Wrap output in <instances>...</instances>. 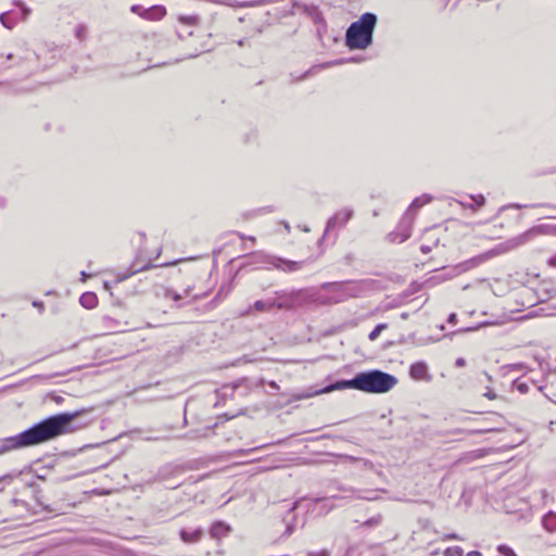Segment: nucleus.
Instances as JSON below:
<instances>
[{"label": "nucleus", "mask_w": 556, "mask_h": 556, "mask_svg": "<svg viewBox=\"0 0 556 556\" xmlns=\"http://www.w3.org/2000/svg\"><path fill=\"white\" fill-rule=\"evenodd\" d=\"M88 409L65 412L52 415L35 424L21 433L0 439V456L14 450L35 446L60 435L73 433L90 424L86 418Z\"/></svg>", "instance_id": "obj_1"}, {"label": "nucleus", "mask_w": 556, "mask_h": 556, "mask_svg": "<svg viewBox=\"0 0 556 556\" xmlns=\"http://www.w3.org/2000/svg\"><path fill=\"white\" fill-rule=\"evenodd\" d=\"M321 289L331 291L333 295L329 300H321L320 298H316V294L308 289H299L288 291H275L276 300H277V308L279 309H294L298 307H303L318 301L323 304L328 303H339L345 299V293L343 292V285L340 282H325L321 285Z\"/></svg>", "instance_id": "obj_2"}, {"label": "nucleus", "mask_w": 556, "mask_h": 556, "mask_svg": "<svg viewBox=\"0 0 556 556\" xmlns=\"http://www.w3.org/2000/svg\"><path fill=\"white\" fill-rule=\"evenodd\" d=\"M378 23V16L372 12H366L351 23L345 31L344 43L350 50H365L374 40V31Z\"/></svg>", "instance_id": "obj_3"}, {"label": "nucleus", "mask_w": 556, "mask_h": 556, "mask_svg": "<svg viewBox=\"0 0 556 556\" xmlns=\"http://www.w3.org/2000/svg\"><path fill=\"white\" fill-rule=\"evenodd\" d=\"M163 252L162 247L154 245L153 250H148L146 248H140L136 254V257L129 268L124 274H118L116 277V282H122L132 275L148 270L152 267H167L176 265L186 258H164L161 260V254Z\"/></svg>", "instance_id": "obj_4"}, {"label": "nucleus", "mask_w": 556, "mask_h": 556, "mask_svg": "<svg viewBox=\"0 0 556 556\" xmlns=\"http://www.w3.org/2000/svg\"><path fill=\"white\" fill-rule=\"evenodd\" d=\"M356 376L357 390L366 393H387L397 383L395 376L379 369L362 371L356 374Z\"/></svg>", "instance_id": "obj_5"}, {"label": "nucleus", "mask_w": 556, "mask_h": 556, "mask_svg": "<svg viewBox=\"0 0 556 556\" xmlns=\"http://www.w3.org/2000/svg\"><path fill=\"white\" fill-rule=\"evenodd\" d=\"M16 10H9L0 14V23L8 29H12L17 23L26 21L31 13V9L22 0H15Z\"/></svg>", "instance_id": "obj_6"}, {"label": "nucleus", "mask_w": 556, "mask_h": 556, "mask_svg": "<svg viewBox=\"0 0 556 556\" xmlns=\"http://www.w3.org/2000/svg\"><path fill=\"white\" fill-rule=\"evenodd\" d=\"M509 251L508 245H501L500 248L491 249L484 253H481L477 256H473L460 264L457 265V269L459 273L468 271L475 267L480 266L481 264L490 261L491 258L498 256L501 254L507 253Z\"/></svg>", "instance_id": "obj_7"}, {"label": "nucleus", "mask_w": 556, "mask_h": 556, "mask_svg": "<svg viewBox=\"0 0 556 556\" xmlns=\"http://www.w3.org/2000/svg\"><path fill=\"white\" fill-rule=\"evenodd\" d=\"M256 257L260 258L261 261H256L255 263H260L264 267L273 266L289 273L300 270L305 265V261H289L281 257L269 255H260Z\"/></svg>", "instance_id": "obj_8"}, {"label": "nucleus", "mask_w": 556, "mask_h": 556, "mask_svg": "<svg viewBox=\"0 0 556 556\" xmlns=\"http://www.w3.org/2000/svg\"><path fill=\"white\" fill-rule=\"evenodd\" d=\"M354 211L351 207H343L334 213L327 222L323 238L317 242L321 243L324 238L334 229L343 228L353 217Z\"/></svg>", "instance_id": "obj_9"}, {"label": "nucleus", "mask_w": 556, "mask_h": 556, "mask_svg": "<svg viewBox=\"0 0 556 556\" xmlns=\"http://www.w3.org/2000/svg\"><path fill=\"white\" fill-rule=\"evenodd\" d=\"M414 216H409L408 214H405L400 222L397 229L390 233L391 240L395 241L399 240L400 243L408 240L410 238L412 233V226H413Z\"/></svg>", "instance_id": "obj_10"}, {"label": "nucleus", "mask_w": 556, "mask_h": 556, "mask_svg": "<svg viewBox=\"0 0 556 556\" xmlns=\"http://www.w3.org/2000/svg\"><path fill=\"white\" fill-rule=\"evenodd\" d=\"M409 375L415 380L430 381L428 366L425 362H417L410 365Z\"/></svg>", "instance_id": "obj_11"}, {"label": "nucleus", "mask_w": 556, "mask_h": 556, "mask_svg": "<svg viewBox=\"0 0 556 556\" xmlns=\"http://www.w3.org/2000/svg\"><path fill=\"white\" fill-rule=\"evenodd\" d=\"M354 389L357 390V376L349 380H339L320 390L318 393H327L334 390Z\"/></svg>", "instance_id": "obj_12"}, {"label": "nucleus", "mask_w": 556, "mask_h": 556, "mask_svg": "<svg viewBox=\"0 0 556 556\" xmlns=\"http://www.w3.org/2000/svg\"><path fill=\"white\" fill-rule=\"evenodd\" d=\"M231 528L224 521H215L211 529L210 534L213 539L220 540L229 535Z\"/></svg>", "instance_id": "obj_13"}, {"label": "nucleus", "mask_w": 556, "mask_h": 556, "mask_svg": "<svg viewBox=\"0 0 556 556\" xmlns=\"http://www.w3.org/2000/svg\"><path fill=\"white\" fill-rule=\"evenodd\" d=\"M203 530L201 528L193 530L181 529L179 531V536L185 543H197L201 540Z\"/></svg>", "instance_id": "obj_14"}, {"label": "nucleus", "mask_w": 556, "mask_h": 556, "mask_svg": "<svg viewBox=\"0 0 556 556\" xmlns=\"http://www.w3.org/2000/svg\"><path fill=\"white\" fill-rule=\"evenodd\" d=\"M432 195L428 193H424L420 197H417L413 200L410 205L408 206L405 214H408L409 216H414V212L422 207L424 205L430 203L432 201Z\"/></svg>", "instance_id": "obj_15"}, {"label": "nucleus", "mask_w": 556, "mask_h": 556, "mask_svg": "<svg viewBox=\"0 0 556 556\" xmlns=\"http://www.w3.org/2000/svg\"><path fill=\"white\" fill-rule=\"evenodd\" d=\"M79 303L87 309H92L98 305V296L93 292H84L79 298Z\"/></svg>", "instance_id": "obj_16"}, {"label": "nucleus", "mask_w": 556, "mask_h": 556, "mask_svg": "<svg viewBox=\"0 0 556 556\" xmlns=\"http://www.w3.org/2000/svg\"><path fill=\"white\" fill-rule=\"evenodd\" d=\"M253 307L256 311L265 312L270 311L273 308H277V300L276 295L274 298H269L267 300H258L253 304Z\"/></svg>", "instance_id": "obj_17"}, {"label": "nucleus", "mask_w": 556, "mask_h": 556, "mask_svg": "<svg viewBox=\"0 0 556 556\" xmlns=\"http://www.w3.org/2000/svg\"><path fill=\"white\" fill-rule=\"evenodd\" d=\"M380 492H386V491L380 490V489L357 491V493L355 494V497L366 500V501H376L379 498Z\"/></svg>", "instance_id": "obj_18"}, {"label": "nucleus", "mask_w": 556, "mask_h": 556, "mask_svg": "<svg viewBox=\"0 0 556 556\" xmlns=\"http://www.w3.org/2000/svg\"><path fill=\"white\" fill-rule=\"evenodd\" d=\"M543 527L548 532L556 531V513L549 511L543 517Z\"/></svg>", "instance_id": "obj_19"}, {"label": "nucleus", "mask_w": 556, "mask_h": 556, "mask_svg": "<svg viewBox=\"0 0 556 556\" xmlns=\"http://www.w3.org/2000/svg\"><path fill=\"white\" fill-rule=\"evenodd\" d=\"M75 37L80 41H85L88 37V27L86 24H78L75 27Z\"/></svg>", "instance_id": "obj_20"}, {"label": "nucleus", "mask_w": 556, "mask_h": 556, "mask_svg": "<svg viewBox=\"0 0 556 556\" xmlns=\"http://www.w3.org/2000/svg\"><path fill=\"white\" fill-rule=\"evenodd\" d=\"M340 498L339 496L337 495H333V496H330V497H324V498H314L313 501L315 503H323V506L321 508L325 510V513H329L331 509H333L334 505H329L328 502H330L331 500H338Z\"/></svg>", "instance_id": "obj_21"}, {"label": "nucleus", "mask_w": 556, "mask_h": 556, "mask_svg": "<svg viewBox=\"0 0 556 556\" xmlns=\"http://www.w3.org/2000/svg\"><path fill=\"white\" fill-rule=\"evenodd\" d=\"M178 21L182 24L194 26L199 23V17L197 15H180Z\"/></svg>", "instance_id": "obj_22"}, {"label": "nucleus", "mask_w": 556, "mask_h": 556, "mask_svg": "<svg viewBox=\"0 0 556 556\" xmlns=\"http://www.w3.org/2000/svg\"><path fill=\"white\" fill-rule=\"evenodd\" d=\"M387 324H378L371 331L370 333L368 334V339L370 341H375L379 334L381 333L382 330L387 329Z\"/></svg>", "instance_id": "obj_23"}, {"label": "nucleus", "mask_w": 556, "mask_h": 556, "mask_svg": "<svg viewBox=\"0 0 556 556\" xmlns=\"http://www.w3.org/2000/svg\"><path fill=\"white\" fill-rule=\"evenodd\" d=\"M443 555L444 556H463L464 555V551L459 546H452V547H447L443 552Z\"/></svg>", "instance_id": "obj_24"}, {"label": "nucleus", "mask_w": 556, "mask_h": 556, "mask_svg": "<svg viewBox=\"0 0 556 556\" xmlns=\"http://www.w3.org/2000/svg\"><path fill=\"white\" fill-rule=\"evenodd\" d=\"M382 521V516L381 515H377L372 518H369L367 519L363 526L365 527H368V528H371V527H376V526H379Z\"/></svg>", "instance_id": "obj_25"}, {"label": "nucleus", "mask_w": 556, "mask_h": 556, "mask_svg": "<svg viewBox=\"0 0 556 556\" xmlns=\"http://www.w3.org/2000/svg\"><path fill=\"white\" fill-rule=\"evenodd\" d=\"M497 551L500 554H502L503 556H518L513 548H510L509 546L505 545V544H501L497 546Z\"/></svg>", "instance_id": "obj_26"}, {"label": "nucleus", "mask_w": 556, "mask_h": 556, "mask_svg": "<svg viewBox=\"0 0 556 556\" xmlns=\"http://www.w3.org/2000/svg\"><path fill=\"white\" fill-rule=\"evenodd\" d=\"M515 389L520 392L521 394H526L529 391V386L525 381L515 380L514 381Z\"/></svg>", "instance_id": "obj_27"}, {"label": "nucleus", "mask_w": 556, "mask_h": 556, "mask_svg": "<svg viewBox=\"0 0 556 556\" xmlns=\"http://www.w3.org/2000/svg\"><path fill=\"white\" fill-rule=\"evenodd\" d=\"M293 519H295V517H293ZM295 530V523H294V520L292 521H288L287 522V526H286V530L283 532V536H290Z\"/></svg>", "instance_id": "obj_28"}, {"label": "nucleus", "mask_w": 556, "mask_h": 556, "mask_svg": "<svg viewBox=\"0 0 556 556\" xmlns=\"http://www.w3.org/2000/svg\"><path fill=\"white\" fill-rule=\"evenodd\" d=\"M470 199L475 202V204L477 206H483L484 203H485V199L482 194H476V195H470Z\"/></svg>", "instance_id": "obj_29"}, {"label": "nucleus", "mask_w": 556, "mask_h": 556, "mask_svg": "<svg viewBox=\"0 0 556 556\" xmlns=\"http://www.w3.org/2000/svg\"><path fill=\"white\" fill-rule=\"evenodd\" d=\"M228 237H229L228 243H235L237 241H242L244 239L243 236L239 232H230L228 235Z\"/></svg>", "instance_id": "obj_30"}, {"label": "nucleus", "mask_w": 556, "mask_h": 556, "mask_svg": "<svg viewBox=\"0 0 556 556\" xmlns=\"http://www.w3.org/2000/svg\"><path fill=\"white\" fill-rule=\"evenodd\" d=\"M443 541H448V540H456V541H463L464 539L460 538L458 534L456 533H447V534H444L443 538H442Z\"/></svg>", "instance_id": "obj_31"}, {"label": "nucleus", "mask_w": 556, "mask_h": 556, "mask_svg": "<svg viewBox=\"0 0 556 556\" xmlns=\"http://www.w3.org/2000/svg\"><path fill=\"white\" fill-rule=\"evenodd\" d=\"M307 556H330V551L325 548L318 552H308Z\"/></svg>", "instance_id": "obj_32"}, {"label": "nucleus", "mask_w": 556, "mask_h": 556, "mask_svg": "<svg viewBox=\"0 0 556 556\" xmlns=\"http://www.w3.org/2000/svg\"><path fill=\"white\" fill-rule=\"evenodd\" d=\"M208 431H210L208 428L203 429V430H199V431L194 432V434L191 435V439H195V438H200V437H206Z\"/></svg>", "instance_id": "obj_33"}, {"label": "nucleus", "mask_w": 556, "mask_h": 556, "mask_svg": "<svg viewBox=\"0 0 556 556\" xmlns=\"http://www.w3.org/2000/svg\"><path fill=\"white\" fill-rule=\"evenodd\" d=\"M33 306L38 308L39 313H42L45 311V304L41 301H38V300L33 301Z\"/></svg>", "instance_id": "obj_34"}, {"label": "nucleus", "mask_w": 556, "mask_h": 556, "mask_svg": "<svg viewBox=\"0 0 556 556\" xmlns=\"http://www.w3.org/2000/svg\"><path fill=\"white\" fill-rule=\"evenodd\" d=\"M483 395L485 397H488L489 400L496 399V393L492 389H490V388L486 389V391L483 393Z\"/></svg>", "instance_id": "obj_35"}, {"label": "nucleus", "mask_w": 556, "mask_h": 556, "mask_svg": "<svg viewBox=\"0 0 556 556\" xmlns=\"http://www.w3.org/2000/svg\"><path fill=\"white\" fill-rule=\"evenodd\" d=\"M168 295H170L175 302H178L180 299H182L180 294L174 291H168Z\"/></svg>", "instance_id": "obj_36"}, {"label": "nucleus", "mask_w": 556, "mask_h": 556, "mask_svg": "<svg viewBox=\"0 0 556 556\" xmlns=\"http://www.w3.org/2000/svg\"><path fill=\"white\" fill-rule=\"evenodd\" d=\"M539 232V229H532L527 233L528 240H534V236Z\"/></svg>", "instance_id": "obj_37"}, {"label": "nucleus", "mask_w": 556, "mask_h": 556, "mask_svg": "<svg viewBox=\"0 0 556 556\" xmlns=\"http://www.w3.org/2000/svg\"><path fill=\"white\" fill-rule=\"evenodd\" d=\"M466 365V361L465 358L463 357H458L456 361H455V366L457 367H464Z\"/></svg>", "instance_id": "obj_38"}, {"label": "nucleus", "mask_w": 556, "mask_h": 556, "mask_svg": "<svg viewBox=\"0 0 556 556\" xmlns=\"http://www.w3.org/2000/svg\"><path fill=\"white\" fill-rule=\"evenodd\" d=\"M456 320H457V315L455 313L450 314V316L447 318V323L455 324Z\"/></svg>", "instance_id": "obj_39"}, {"label": "nucleus", "mask_w": 556, "mask_h": 556, "mask_svg": "<svg viewBox=\"0 0 556 556\" xmlns=\"http://www.w3.org/2000/svg\"><path fill=\"white\" fill-rule=\"evenodd\" d=\"M130 10H131V12H134V13H138V14H140V11L142 10V7H141V5H138V4H134V5L131 7V9H130Z\"/></svg>", "instance_id": "obj_40"}, {"label": "nucleus", "mask_w": 556, "mask_h": 556, "mask_svg": "<svg viewBox=\"0 0 556 556\" xmlns=\"http://www.w3.org/2000/svg\"><path fill=\"white\" fill-rule=\"evenodd\" d=\"M301 502L302 500L294 502L293 505L290 507L289 513L294 511L300 506Z\"/></svg>", "instance_id": "obj_41"}, {"label": "nucleus", "mask_w": 556, "mask_h": 556, "mask_svg": "<svg viewBox=\"0 0 556 556\" xmlns=\"http://www.w3.org/2000/svg\"><path fill=\"white\" fill-rule=\"evenodd\" d=\"M421 251L424 254H428L431 252L430 245H421Z\"/></svg>", "instance_id": "obj_42"}, {"label": "nucleus", "mask_w": 556, "mask_h": 556, "mask_svg": "<svg viewBox=\"0 0 556 556\" xmlns=\"http://www.w3.org/2000/svg\"><path fill=\"white\" fill-rule=\"evenodd\" d=\"M548 264L553 267H556V254L549 257Z\"/></svg>", "instance_id": "obj_43"}, {"label": "nucleus", "mask_w": 556, "mask_h": 556, "mask_svg": "<svg viewBox=\"0 0 556 556\" xmlns=\"http://www.w3.org/2000/svg\"><path fill=\"white\" fill-rule=\"evenodd\" d=\"M80 276H81V281H86L87 278H89L91 275L90 274H87L86 271H80Z\"/></svg>", "instance_id": "obj_44"}, {"label": "nucleus", "mask_w": 556, "mask_h": 556, "mask_svg": "<svg viewBox=\"0 0 556 556\" xmlns=\"http://www.w3.org/2000/svg\"><path fill=\"white\" fill-rule=\"evenodd\" d=\"M466 556H482V554L478 551L469 552Z\"/></svg>", "instance_id": "obj_45"}, {"label": "nucleus", "mask_w": 556, "mask_h": 556, "mask_svg": "<svg viewBox=\"0 0 556 556\" xmlns=\"http://www.w3.org/2000/svg\"><path fill=\"white\" fill-rule=\"evenodd\" d=\"M12 504H13V505H16V506H17V505H24V502H23V501H21V500H17V498H13V500H12Z\"/></svg>", "instance_id": "obj_46"}, {"label": "nucleus", "mask_w": 556, "mask_h": 556, "mask_svg": "<svg viewBox=\"0 0 556 556\" xmlns=\"http://www.w3.org/2000/svg\"><path fill=\"white\" fill-rule=\"evenodd\" d=\"M320 20H323L321 14H320V12H317V13H316V16H314V21L317 23V22H319Z\"/></svg>", "instance_id": "obj_47"}, {"label": "nucleus", "mask_w": 556, "mask_h": 556, "mask_svg": "<svg viewBox=\"0 0 556 556\" xmlns=\"http://www.w3.org/2000/svg\"><path fill=\"white\" fill-rule=\"evenodd\" d=\"M157 11L161 12V16L160 17L165 15V9L164 8H157Z\"/></svg>", "instance_id": "obj_48"}, {"label": "nucleus", "mask_w": 556, "mask_h": 556, "mask_svg": "<svg viewBox=\"0 0 556 556\" xmlns=\"http://www.w3.org/2000/svg\"><path fill=\"white\" fill-rule=\"evenodd\" d=\"M401 317H402L403 319H406V318L408 317V313H402V314H401Z\"/></svg>", "instance_id": "obj_49"}, {"label": "nucleus", "mask_w": 556, "mask_h": 556, "mask_svg": "<svg viewBox=\"0 0 556 556\" xmlns=\"http://www.w3.org/2000/svg\"><path fill=\"white\" fill-rule=\"evenodd\" d=\"M13 58H14V55L12 53L7 54L8 60H12Z\"/></svg>", "instance_id": "obj_50"}, {"label": "nucleus", "mask_w": 556, "mask_h": 556, "mask_svg": "<svg viewBox=\"0 0 556 556\" xmlns=\"http://www.w3.org/2000/svg\"><path fill=\"white\" fill-rule=\"evenodd\" d=\"M270 386H271L273 388H275V389H277V388H278V386L276 384V382H271V383H270Z\"/></svg>", "instance_id": "obj_51"}, {"label": "nucleus", "mask_w": 556, "mask_h": 556, "mask_svg": "<svg viewBox=\"0 0 556 556\" xmlns=\"http://www.w3.org/2000/svg\"><path fill=\"white\" fill-rule=\"evenodd\" d=\"M144 17H150V14H149V11H146V13L143 14Z\"/></svg>", "instance_id": "obj_52"}, {"label": "nucleus", "mask_w": 556, "mask_h": 556, "mask_svg": "<svg viewBox=\"0 0 556 556\" xmlns=\"http://www.w3.org/2000/svg\"><path fill=\"white\" fill-rule=\"evenodd\" d=\"M3 205H4V200L0 199V206H3Z\"/></svg>", "instance_id": "obj_53"}, {"label": "nucleus", "mask_w": 556, "mask_h": 556, "mask_svg": "<svg viewBox=\"0 0 556 556\" xmlns=\"http://www.w3.org/2000/svg\"><path fill=\"white\" fill-rule=\"evenodd\" d=\"M475 328H467V329H464L463 331H470V330H473Z\"/></svg>", "instance_id": "obj_54"}, {"label": "nucleus", "mask_w": 556, "mask_h": 556, "mask_svg": "<svg viewBox=\"0 0 556 556\" xmlns=\"http://www.w3.org/2000/svg\"><path fill=\"white\" fill-rule=\"evenodd\" d=\"M160 479L164 480V476L162 475V472H160Z\"/></svg>", "instance_id": "obj_55"}, {"label": "nucleus", "mask_w": 556, "mask_h": 556, "mask_svg": "<svg viewBox=\"0 0 556 556\" xmlns=\"http://www.w3.org/2000/svg\"><path fill=\"white\" fill-rule=\"evenodd\" d=\"M23 59L24 60H29V55H25Z\"/></svg>", "instance_id": "obj_56"}, {"label": "nucleus", "mask_w": 556, "mask_h": 556, "mask_svg": "<svg viewBox=\"0 0 556 556\" xmlns=\"http://www.w3.org/2000/svg\"><path fill=\"white\" fill-rule=\"evenodd\" d=\"M51 293H52V291H47L46 295H50Z\"/></svg>", "instance_id": "obj_57"}]
</instances>
